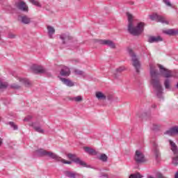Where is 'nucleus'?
Masks as SVG:
<instances>
[{"label": "nucleus", "instance_id": "5701e85b", "mask_svg": "<svg viewBox=\"0 0 178 178\" xmlns=\"http://www.w3.org/2000/svg\"><path fill=\"white\" fill-rule=\"evenodd\" d=\"M67 98L70 101H74V102H81L83 101V97L81 96L68 97Z\"/></svg>", "mask_w": 178, "mask_h": 178}, {"label": "nucleus", "instance_id": "dca6fc26", "mask_svg": "<svg viewBox=\"0 0 178 178\" xmlns=\"http://www.w3.org/2000/svg\"><path fill=\"white\" fill-rule=\"evenodd\" d=\"M169 143L174 155H178L177 145H176V143L171 140H169Z\"/></svg>", "mask_w": 178, "mask_h": 178}, {"label": "nucleus", "instance_id": "20e7f679", "mask_svg": "<svg viewBox=\"0 0 178 178\" xmlns=\"http://www.w3.org/2000/svg\"><path fill=\"white\" fill-rule=\"evenodd\" d=\"M128 51L130 56H131V60L133 62L132 65L135 67L136 73H140V68L141 67V64L140 63V61L137 58V56H136V54L132 49H129Z\"/></svg>", "mask_w": 178, "mask_h": 178}, {"label": "nucleus", "instance_id": "2eb2a0df", "mask_svg": "<svg viewBox=\"0 0 178 178\" xmlns=\"http://www.w3.org/2000/svg\"><path fill=\"white\" fill-rule=\"evenodd\" d=\"M165 134H168V136H174V134H178V126L170 128L165 132Z\"/></svg>", "mask_w": 178, "mask_h": 178}, {"label": "nucleus", "instance_id": "7ed1b4c3", "mask_svg": "<svg viewBox=\"0 0 178 178\" xmlns=\"http://www.w3.org/2000/svg\"><path fill=\"white\" fill-rule=\"evenodd\" d=\"M36 154L38 156H47L48 158H51V159H55L57 162H62V163H65L67 165H71L72 161H67L62 157L58 156V154L52 152H48L44 149H39L36 150Z\"/></svg>", "mask_w": 178, "mask_h": 178}, {"label": "nucleus", "instance_id": "f3484780", "mask_svg": "<svg viewBox=\"0 0 178 178\" xmlns=\"http://www.w3.org/2000/svg\"><path fill=\"white\" fill-rule=\"evenodd\" d=\"M60 80H61L65 86H67V87H73L74 86V83L70 79H67L66 78H60Z\"/></svg>", "mask_w": 178, "mask_h": 178}, {"label": "nucleus", "instance_id": "c03bdc74", "mask_svg": "<svg viewBox=\"0 0 178 178\" xmlns=\"http://www.w3.org/2000/svg\"><path fill=\"white\" fill-rule=\"evenodd\" d=\"M152 108H156V104L152 105Z\"/></svg>", "mask_w": 178, "mask_h": 178}, {"label": "nucleus", "instance_id": "aec40b11", "mask_svg": "<svg viewBox=\"0 0 178 178\" xmlns=\"http://www.w3.org/2000/svg\"><path fill=\"white\" fill-rule=\"evenodd\" d=\"M84 149L89 155H97L98 154V152L95 151V149L88 147H84Z\"/></svg>", "mask_w": 178, "mask_h": 178}, {"label": "nucleus", "instance_id": "e433bc0d", "mask_svg": "<svg viewBox=\"0 0 178 178\" xmlns=\"http://www.w3.org/2000/svg\"><path fill=\"white\" fill-rule=\"evenodd\" d=\"M9 124L13 128L14 130H17V125L15 124V122H10Z\"/></svg>", "mask_w": 178, "mask_h": 178}, {"label": "nucleus", "instance_id": "7c9ffc66", "mask_svg": "<svg viewBox=\"0 0 178 178\" xmlns=\"http://www.w3.org/2000/svg\"><path fill=\"white\" fill-rule=\"evenodd\" d=\"M129 178H143V175L140 172H136L135 174H131L129 176Z\"/></svg>", "mask_w": 178, "mask_h": 178}, {"label": "nucleus", "instance_id": "1a4fd4ad", "mask_svg": "<svg viewBox=\"0 0 178 178\" xmlns=\"http://www.w3.org/2000/svg\"><path fill=\"white\" fill-rule=\"evenodd\" d=\"M31 70L35 74H47V70H45L42 66L33 65L31 67Z\"/></svg>", "mask_w": 178, "mask_h": 178}, {"label": "nucleus", "instance_id": "bb28decb", "mask_svg": "<svg viewBox=\"0 0 178 178\" xmlns=\"http://www.w3.org/2000/svg\"><path fill=\"white\" fill-rule=\"evenodd\" d=\"M9 87L8 82H3L0 79V90H6Z\"/></svg>", "mask_w": 178, "mask_h": 178}, {"label": "nucleus", "instance_id": "72a5a7b5", "mask_svg": "<svg viewBox=\"0 0 178 178\" xmlns=\"http://www.w3.org/2000/svg\"><path fill=\"white\" fill-rule=\"evenodd\" d=\"M175 157L172 158V163L175 165V166H177L178 165V154H175Z\"/></svg>", "mask_w": 178, "mask_h": 178}, {"label": "nucleus", "instance_id": "a211bd4d", "mask_svg": "<svg viewBox=\"0 0 178 178\" xmlns=\"http://www.w3.org/2000/svg\"><path fill=\"white\" fill-rule=\"evenodd\" d=\"M161 41H163V39L161 38V36H150L148 38V42L150 43L152 42H159Z\"/></svg>", "mask_w": 178, "mask_h": 178}, {"label": "nucleus", "instance_id": "0eeeda50", "mask_svg": "<svg viewBox=\"0 0 178 178\" xmlns=\"http://www.w3.org/2000/svg\"><path fill=\"white\" fill-rule=\"evenodd\" d=\"M94 42H97L98 44H101L102 45H107V47H109L112 49L116 48V45L112 40L95 39Z\"/></svg>", "mask_w": 178, "mask_h": 178}, {"label": "nucleus", "instance_id": "cd10ccee", "mask_svg": "<svg viewBox=\"0 0 178 178\" xmlns=\"http://www.w3.org/2000/svg\"><path fill=\"white\" fill-rule=\"evenodd\" d=\"M96 97L98 99H106V97L101 92H96Z\"/></svg>", "mask_w": 178, "mask_h": 178}, {"label": "nucleus", "instance_id": "9d476101", "mask_svg": "<svg viewBox=\"0 0 178 178\" xmlns=\"http://www.w3.org/2000/svg\"><path fill=\"white\" fill-rule=\"evenodd\" d=\"M134 159L136 163H143V162H145V156L140 150H136Z\"/></svg>", "mask_w": 178, "mask_h": 178}, {"label": "nucleus", "instance_id": "2f4dec72", "mask_svg": "<svg viewBox=\"0 0 178 178\" xmlns=\"http://www.w3.org/2000/svg\"><path fill=\"white\" fill-rule=\"evenodd\" d=\"M100 161H102L103 162H106L108 161V156L105 154H101L100 157L99 158Z\"/></svg>", "mask_w": 178, "mask_h": 178}, {"label": "nucleus", "instance_id": "58836bf2", "mask_svg": "<svg viewBox=\"0 0 178 178\" xmlns=\"http://www.w3.org/2000/svg\"><path fill=\"white\" fill-rule=\"evenodd\" d=\"M124 70V67H120L116 70L117 73H122Z\"/></svg>", "mask_w": 178, "mask_h": 178}, {"label": "nucleus", "instance_id": "423d86ee", "mask_svg": "<svg viewBox=\"0 0 178 178\" xmlns=\"http://www.w3.org/2000/svg\"><path fill=\"white\" fill-rule=\"evenodd\" d=\"M67 156L69 158V159H71L72 162L76 163V165H80V166H83V168H87V163L80 159V158L76 157V155L68 154Z\"/></svg>", "mask_w": 178, "mask_h": 178}, {"label": "nucleus", "instance_id": "4be33fe9", "mask_svg": "<svg viewBox=\"0 0 178 178\" xmlns=\"http://www.w3.org/2000/svg\"><path fill=\"white\" fill-rule=\"evenodd\" d=\"M21 20L24 24H30L31 23V18L27 17V15L21 17Z\"/></svg>", "mask_w": 178, "mask_h": 178}, {"label": "nucleus", "instance_id": "a878e982", "mask_svg": "<svg viewBox=\"0 0 178 178\" xmlns=\"http://www.w3.org/2000/svg\"><path fill=\"white\" fill-rule=\"evenodd\" d=\"M170 83H171V81L169 78H167L164 80L163 84H164L165 90L170 89Z\"/></svg>", "mask_w": 178, "mask_h": 178}, {"label": "nucleus", "instance_id": "6ab92c4d", "mask_svg": "<svg viewBox=\"0 0 178 178\" xmlns=\"http://www.w3.org/2000/svg\"><path fill=\"white\" fill-rule=\"evenodd\" d=\"M60 74L62 76H64L65 77H67V76H70V69L67 67H64L61 70H60Z\"/></svg>", "mask_w": 178, "mask_h": 178}, {"label": "nucleus", "instance_id": "49530a36", "mask_svg": "<svg viewBox=\"0 0 178 178\" xmlns=\"http://www.w3.org/2000/svg\"><path fill=\"white\" fill-rule=\"evenodd\" d=\"M115 77H116V74H115Z\"/></svg>", "mask_w": 178, "mask_h": 178}, {"label": "nucleus", "instance_id": "f257e3e1", "mask_svg": "<svg viewBox=\"0 0 178 178\" xmlns=\"http://www.w3.org/2000/svg\"><path fill=\"white\" fill-rule=\"evenodd\" d=\"M150 76L152 77L151 83L153 86V88L156 91L158 98H162L163 88L162 87V84H161L159 72H158V70L152 65L150 66Z\"/></svg>", "mask_w": 178, "mask_h": 178}, {"label": "nucleus", "instance_id": "a19ab883", "mask_svg": "<svg viewBox=\"0 0 178 178\" xmlns=\"http://www.w3.org/2000/svg\"><path fill=\"white\" fill-rule=\"evenodd\" d=\"M153 130H159V126L156 124H153Z\"/></svg>", "mask_w": 178, "mask_h": 178}, {"label": "nucleus", "instance_id": "c9c22d12", "mask_svg": "<svg viewBox=\"0 0 178 178\" xmlns=\"http://www.w3.org/2000/svg\"><path fill=\"white\" fill-rule=\"evenodd\" d=\"M163 3L166 5V6H169L170 8H173V6L170 3L169 0H163Z\"/></svg>", "mask_w": 178, "mask_h": 178}, {"label": "nucleus", "instance_id": "6e6552de", "mask_svg": "<svg viewBox=\"0 0 178 178\" xmlns=\"http://www.w3.org/2000/svg\"><path fill=\"white\" fill-rule=\"evenodd\" d=\"M149 19L151 20H155V22H159L160 23H165V24H169V22L166 20V18L162 15H159L156 13L149 15Z\"/></svg>", "mask_w": 178, "mask_h": 178}, {"label": "nucleus", "instance_id": "c756f323", "mask_svg": "<svg viewBox=\"0 0 178 178\" xmlns=\"http://www.w3.org/2000/svg\"><path fill=\"white\" fill-rule=\"evenodd\" d=\"M164 33L165 34H168V35H175V34H177V32L176 31H175V29L165 31Z\"/></svg>", "mask_w": 178, "mask_h": 178}, {"label": "nucleus", "instance_id": "c85d7f7f", "mask_svg": "<svg viewBox=\"0 0 178 178\" xmlns=\"http://www.w3.org/2000/svg\"><path fill=\"white\" fill-rule=\"evenodd\" d=\"M29 2H31V3L35 6H38V8L42 7L41 3L38 0H29Z\"/></svg>", "mask_w": 178, "mask_h": 178}, {"label": "nucleus", "instance_id": "f03ea898", "mask_svg": "<svg viewBox=\"0 0 178 178\" xmlns=\"http://www.w3.org/2000/svg\"><path fill=\"white\" fill-rule=\"evenodd\" d=\"M127 16L128 17V31L132 35H140L144 31V26L145 24L144 22H140L136 26H134L133 24V15L130 13H127Z\"/></svg>", "mask_w": 178, "mask_h": 178}, {"label": "nucleus", "instance_id": "4468645a", "mask_svg": "<svg viewBox=\"0 0 178 178\" xmlns=\"http://www.w3.org/2000/svg\"><path fill=\"white\" fill-rule=\"evenodd\" d=\"M153 151L156 161H159V158H161V153L159 152V149H158V144L155 142L153 143Z\"/></svg>", "mask_w": 178, "mask_h": 178}, {"label": "nucleus", "instance_id": "ea45409f", "mask_svg": "<svg viewBox=\"0 0 178 178\" xmlns=\"http://www.w3.org/2000/svg\"><path fill=\"white\" fill-rule=\"evenodd\" d=\"M8 38H16V35H15L12 33H8Z\"/></svg>", "mask_w": 178, "mask_h": 178}, {"label": "nucleus", "instance_id": "4c0bfd02", "mask_svg": "<svg viewBox=\"0 0 178 178\" xmlns=\"http://www.w3.org/2000/svg\"><path fill=\"white\" fill-rule=\"evenodd\" d=\"M33 119V116L31 115H28L24 119V122H30Z\"/></svg>", "mask_w": 178, "mask_h": 178}, {"label": "nucleus", "instance_id": "393cba45", "mask_svg": "<svg viewBox=\"0 0 178 178\" xmlns=\"http://www.w3.org/2000/svg\"><path fill=\"white\" fill-rule=\"evenodd\" d=\"M47 30L49 33V36L50 37V38H52V35L55 34V29L51 26H48Z\"/></svg>", "mask_w": 178, "mask_h": 178}, {"label": "nucleus", "instance_id": "ddd939ff", "mask_svg": "<svg viewBox=\"0 0 178 178\" xmlns=\"http://www.w3.org/2000/svg\"><path fill=\"white\" fill-rule=\"evenodd\" d=\"M60 38L62 40L63 44H66L68 41H72L73 40V38L69 35L68 33H62L60 35Z\"/></svg>", "mask_w": 178, "mask_h": 178}, {"label": "nucleus", "instance_id": "f704fd0d", "mask_svg": "<svg viewBox=\"0 0 178 178\" xmlns=\"http://www.w3.org/2000/svg\"><path fill=\"white\" fill-rule=\"evenodd\" d=\"M75 74H77L78 76H84V72L80 70H74Z\"/></svg>", "mask_w": 178, "mask_h": 178}, {"label": "nucleus", "instance_id": "f8f14e48", "mask_svg": "<svg viewBox=\"0 0 178 178\" xmlns=\"http://www.w3.org/2000/svg\"><path fill=\"white\" fill-rule=\"evenodd\" d=\"M30 126H31L35 131H37L38 133H40V134H44V131L41 128V126H40L39 122H32Z\"/></svg>", "mask_w": 178, "mask_h": 178}, {"label": "nucleus", "instance_id": "473e14b6", "mask_svg": "<svg viewBox=\"0 0 178 178\" xmlns=\"http://www.w3.org/2000/svg\"><path fill=\"white\" fill-rule=\"evenodd\" d=\"M10 88H11L12 90H19L20 88V86L16 83H13L10 86Z\"/></svg>", "mask_w": 178, "mask_h": 178}, {"label": "nucleus", "instance_id": "37998d69", "mask_svg": "<svg viewBox=\"0 0 178 178\" xmlns=\"http://www.w3.org/2000/svg\"><path fill=\"white\" fill-rule=\"evenodd\" d=\"M3 143V139L2 138H0V147L1 145H2Z\"/></svg>", "mask_w": 178, "mask_h": 178}, {"label": "nucleus", "instance_id": "412c9836", "mask_svg": "<svg viewBox=\"0 0 178 178\" xmlns=\"http://www.w3.org/2000/svg\"><path fill=\"white\" fill-rule=\"evenodd\" d=\"M19 81L22 84H24L25 87H30L31 86V82L26 78H19Z\"/></svg>", "mask_w": 178, "mask_h": 178}, {"label": "nucleus", "instance_id": "39448f33", "mask_svg": "<svg viewBox=\"0 0 178 178\" xmlns=\"http://www.w3.org/2000/svg\"><path fill=\"white\" fill-rule=\"evenodd\" d=\"M159 69L160 70L161 76H163V77H165V79H170V77L177 76L176 74H175V72L169 70L168 69L163 67L161 65H159Z\"/></svg>", "mask_w": 178, "mask_h": 178}, {"label": "nucleus", "instance_id": "b1692460", "mask_svg": "<svg viewBox=\"0 0 178 178\" xmlns=\"http://www.w3.org/2000/svg\"><path fill=\"white\" fill-rule=\"evenodd\" d=\"M64 175L67 177H70V178H76V176H77V173L70 172V171H65Z\"/></svg>", "mask_w": 178, "mask_h": 178}, {"label": "nucleus", "instance_id": "a18cd8bd", "mask_svg": "<svg viewBox=\"0 0 178 178\" xmlns=\"http://www.w3.org/2000/svg\"><path fill=\"white\" fill-rule=\"evenodd\" d=\"M111 98H112V96H108V99H111Z\"/></svg>", "mask_w": 178, "mask_h": 178}, {"label": "nucleus", "instance_id": "9b49d317", "mask_svg": "<svg viewBox=\"0 0 178 178\" xmlns=\"http://www.w3.org/2000/svg\"><path fill=\"white\" fill-rule=\"evenodd\" d=\"M15 6L19 10H22V12H29V6L24 1H19L15 3Z\"/></svg>", "mask_w": 178, "mask_h": 178}, {"label": "nucleus", "instance_id": "79ce46f5", "mask_svg": "<svg viewBox=\"0 0 178 178\" xmlns=\"http://www.w3.org/2000/svg\"><path fill=\"white\" fill-rule=\"evenodd\" d=\"M101 177L108 178L109 177V175H108V174L102 173Z\"/></svg>", "mask_w": 178, "mask_h": 178}]
</instances>
